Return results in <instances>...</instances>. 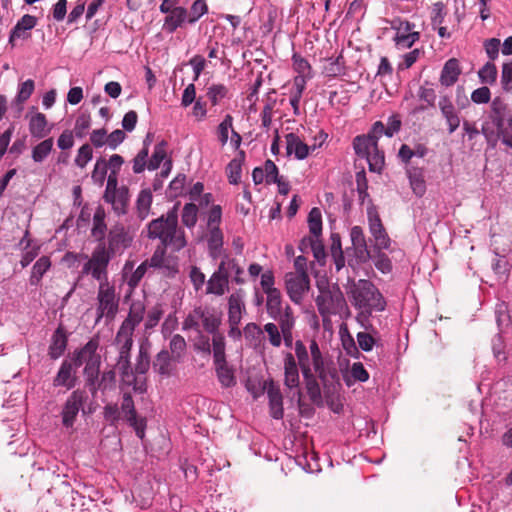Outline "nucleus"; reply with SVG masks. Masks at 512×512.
Returning <instances> with one entry per match:
<instances>
[{"mask_svg":"<svg viewBox=\"0 0 512 512\" xmlns=\"http://www.w3.org/2000/svg\"><path fill=\"white\" fill-rule=\"evenodd\" d=\"M221 313L211 308L196 307L182 322V330H202L213 335V357L219 382L224 385V336L218 332L221 325Z\"/></svg>","mask_w":512,"mask_h":512,"instance_id":"1","label":"nucleus"},{"mask_svg":"<svg viewBox=\"0 0 512 512\" xmlns=\"http://www.w3.org/2000/svg\"><path fill=\"white\" fill-rule=\"evenodd\" d=\"M282 421L285 427L284 447L290 451V457L294 458L295 463L308 473L318 472L320 470L318 459L314 452L309 451L307 440V424H303L301 418H276Z\"/></svg>","mask_w":512,"mask_h":512,"instance_id":"2","label":"nucleus"},{"mask_svg":"<svg viewBox=\"0 0 512 512\" xmlns=\"http://www.w3.org/2000/svg\"><path fill=\"white\" fill-rule=\"evenodd\" d=\"M297 365L301 373L314 371L323 386L330 390L338 383V372L333 363L326 358L320 350L316 340H311L309 348L301 340H297L294 345Z\"/></svg>","mask_w":512,"mask_h":512,"instance_id":"3","label":"nucleus"},{"mask_svg":"<svg viewBox=\"0 0 512 512\" xmlns=\"http://www.w3.org/2000/svg\"><path fill=\"white\" fill-rule=\"evenodd\" d=\"M347 294L353 307L358 310L356 320L363 327H366L373 312H383L386 309L384 296L370 280L360 279L354 282Z\"/></svg>","mask_w":512,"mask_h":512,"instance_id":"4","label":"nucleus"},{"mask_svg":"<svg viewBox=\"0 0 512 512\" xmlns=\"http://www.w3.org/2000/svg\"><path fill=\"white\" fill-rule=\"evenodd\" d=\"M332 437L335 441L349 444L359 441L362 445L378 443L377 424L373 418H339Z\"/></svg>","mask_w":512,"mask_h":512,"instance_id":"5","label":"nucleus"},{"mask_svg":"<svg viewBox=\"0 0 512 512\" xmlns=\"http://www.w3.org/2000/svg\"><path fill=\"white\" fill-rule=\"evenodd\" d=\"M148 237L160 240L163 248H171L176 252L187 245L184 231L178 228V215L175 207L148 224Z\"/></svg>","mask_w":512,"mask_h":512,"instance_id":"6","label":"nucleus"},{"mask_svg":"<svg viewBox=\"0 0 512 512\" xmlns=\"http://www.w3.org/2000/svg\"><path fill=\"white\" fill-rule=\"evenodd\" d=\"M386 127L381 121L373 124L367 135L356 136L353 140V148L358 157L366 159L369 170L381 173L384 164V153L378 148V139L385 134Z\"/></svg>","mask_w":512,"mask_h":512,"instance_id":"7","label":"nucleus"},{"mask_svg":"<svg viewBox=\"0 0 512 512\" xmlns=\"http://www.w3.org/2000/svg\"><path fill=\"white\" fill-rule=\"evenodd\" d=\"M512 112L500 98H494L488 120L482 124L481 132L488 142L495 143L501 134L509 130Z\"/></svg>","mask_w":512,"mask_h":512,"instance_id":"8","label":"nucleus"},{"mask_svg":"<svg viewBox=\"0 0 512 512\" xmlns=\"http://www.w3.org/2000/svg\"><path fill=\"white\" fill-rule=\"evenodd\" d=\"M115 343L120 346L115 368L120 374L122 384L132 387L134 392L143 394L147 389V384L141 377H136L130 362L133 339H120L115 336Z\"/></svg>","mask_w":512,"mask_h":512,"instance_id":"9","label":"nucleus"},{"mask_svg":"<svg viewBox=\"0 0 512 512\" xmlns=\"http://www.w3.org/2000/svg\"><path fill=\"white\" fill-rule=\"evenodd\" d=\"M112 258L106 244H97L81 272L83 275H90L92 279L99 282V285L108 283V266Z\"/></svg>","mask_w":512,"mask_h":512,"instance_id":"10","label":"nucleus"},{"mask_svg":"<svg viewBox=\"0 0 512 512\" xmlns=\"http://www.w3.org/2000/svg\"><path fill=\"white\" fill-rule=\"evenodd\" d=\"M394 31L393 43L398 50L410 49L420 40L421 34L416 30V24L401 17L389 21Z\"/></svg>","mask_w":512,"mask_h":512,"instance_id":"11","label":"nucleus"},{"mask_svg":"<svg viewBox=\"0 0 512 512\" xmlns=\"http://www.w3.org/2000/svg\"><path fill=\"white\" fill-rule=\"evenodd\" d=\"M119 310V297L113 285L108 283L100 284L97 292V308L95 323H100L102 318L111 321Z\"/></svg>","mask_w":512,"mask_h":512,"instance_id":"12","label":"nucleus"},{"mask_svg":"<svg viewBox=\"0 0 512 512\" xmlns=\"http://www.w3.org/2000/svg\"><path fill=\"white\" fill-rule=\"evenodd\" d=\"M93 396L86 389L74 390L67 398L61 416H77L79 412L82 416L93 414L96 408Z\"/></svg>","mask_w":512,"mask_h":512,"instance_id":"13","label":"nucleus"},{"mask_svg":"<svg viewBox=\"0 0 512 512\" xmlns=\"http://www.w3.org/2000/svg\"><path fill=\"white\" fill-rule=\"evenodd\" d=\"M319 287V295L316 297V305L323 320L328 319L331 315L340 312L345 304L343 294L337 290Z\"/></svg>","mask_w":512,"mask_h":512,"instance_id":"14","label":"nucleus"},{"mask_svg":"<svg viewBox=\"0 0 512 512\" xmlns=\"http://www.w3.org/2000/svg\"><path fill=\"white\" fill-rule=\"evenodd\" d=\"M284 284L290 300L296 305L302 304L304 297L310 289L308 273L287 272L284 276Z\"/></svg>","mask_w":512,"mask_h":512,"instance_id":"15","label":"nucleus"},{"mask_svg":"<svg viewBox=\"0 0 512 512\" xmlns=\"http://www.w3.org/2000/svg\"><path fill=\"white\" fill-rule=\"evenodd\" d=\"M369 232L374 241L375 250H388L391 246V239L384 228L380 216L375 207L367 210Z\"/></svg>","mask_w":512,"mask_h":512,"instance_id":"16","label":"nucleus"},{"mask_svg":"<svg viewBox=\"0 0 512 512\" xmlns=\"http://www.w3.org/2000/svg\"><path fill=\"white\" fill-rule=\"evenodd\" d=\"M145 308L141 303H133L128 316L120 325L116 336L117 338L133 339L135 328L142 322L144 318Z\"/></svg>","mask_w":512,"mask_h":512,"instance_id":"17","label":"nucleus"},{"mask_svg":"<svg viewBox=\"0 0 512 512\" xmlns=\"http://www.w3.org/2000/svg\"><path fill=\"white\" fill-rule=\"evenodd\" d=\"M180 362L181 361L170 355L168 350L162 349L156 354L152 362V369L161 378H169L175 374L177 364Z\"/></svg>","mask_w":512,"mask_h":512,"instance_id":"18","label":"nucleus"},{"mask_svg":"<svg viewBox=\"0 0 512 512\" xmlns=\"http://www.w3.org/2000/svg\"><path fill=\"white\" fill-rule=\"evenodd\" d=\"M245 311V305L243 296L240 293L232 294L229 297V323L230 330L229 335L233 338H238L241 335V331L238 328V324L241 321L242 313Z\"/></svg>","mask_w":512,"mask_h":512,"instance_id":"19","label":"nucleus"},{"mask_svg":"<svg viewBox=\"0 0 512 512\" xmlns=\"http://www.w3.org/2000/svg\"><path fill=\"white\" fill-rule=\"evenodd\" d=\"M76 369L70 360H63L53 378V387H64L66 390L73 389L77 384Z\"/></svg>","mask_w":512,"mask_h":512,"instance_id":"20","label":"nucleus"},{"mask_svg":"<svg viewBox=\"0 0 512 512\" xmlns=\"http://www.w3.org/2000/svg\"><path fill=\"white\" fill-rule=\"evenodd\" d=\"M300 367L297 365L294 355L286 353L283 358L284 385L290 391L298 390L300 385Z\"/></svg>","mask_w":512,"mask_h":512,"instance_id":"21","label":"nucleus"},{"mask_svg":"<svg viewBox=\"0 0 512 512\" xmlns=\"http://www.w3.org/2000/svg\"><path fill=\"white\" fill-rule=\"evenodd\" d=\"M99 338L92 337L84 346L81 348L75 349L72 353L70 361L73 363L75 368H79L85 363L92 360V358L99 355Z\"/></svg>","mask_w":512,"mask_h":512,"instance_id":"22","label":"nucleus"},{"mask_svg":"<svg viewBox=\"0 0 512 512\" xmlns=\"http://www.w3.org/2000/svg\"><path fill=\"white\" fill-rule=\"evenodd\" d=\"M69 333L60 324L53 332L48 347V356L51 360L59 359L66 351Z\"/></svg>","mask_w":512,"mask_h":512,"instance_id":"23","label":"nucleus"},{"mask_svg":"<svg viewBox=\"0 0 512 512\" xmlns=\"http://www.w3.org/2000/svg\"><path fill=\"white\" fill-rule=\"evenodd\" d=\"M265 393L272 416H283V395L280 385L272 378L266 379Z\"/></svg>","mask_w":512,"mask_h":512,"instance_id":"24","label":"nucleus"},{"mask_svg":"<svg viewBox=\"0 0 512 512\" xmlns=\"http://www.w3.org/2000/svg\"><path fill=\"white\" fill-rule=\"evenodd\" d=\"M131 238L123 226H114L108 233L106 247L112 256L120 249L130 246Z\"/></svg>","mask_w":512,"mask_h":512,"instance_id":"25","label":"nucleus"},{"mask_svg":"<svg viewBox=\"0 0 512 512\" xmlns=\"http://www.w3.org/2000/svg\"><path fill=\"white\" fill-rule=\"evenodd\" d=\"M286 153L288 156H294L297 160L306 159L311 151L310 145L305 143L296 133L285 135Z\"/></svg>","mask_w":512,"mask_h":512,"instance_id":"26","label":"nucleus"},{"mask_svg":"<svg viewBox=\"0 0 512 512\" xmlns=\"http://www.w3.org/2000/svg\"><path fill=\"white\" fill-rule=\"evenodd\" d=\"M350 238L358 262L363 263L371 259V254L367 247L366 237L363 229L360 226H353L350 229Z\"/></svg>","mask_w":512,"mask_h":512,"instance_id":"27","label":"nucleus"},{"mask_svg":"<svg viewBox=\"0 0 512 512\" xmlns=\"http://www.w3.org/2000/svg\"><path fill=\"white\" fill-rule=\"evenodd\" d=\"M106 233V211L103 206L98 205L95 209L92 219L91 236L94 238L97 244H106Z\"/></svg>","mask_w":512,"mask_h":512,"instance_id":"28","label":"nucleus"},{"mask_svg":"<svg viewBox=\"0 0 512 512\" xmlns=\"http://www.w3.org/2000/svg\"><path fill=\"white\" fill-rule=\"evenodd\" d=\"M188 10L184 7H177L164 18L162 30L167 34L174 33L184 23H188Z\"/></svg>","mask_w":512,"mask_h":512,"instance_id":"29","label":"nucleus"},{"mask_svg":"<svg viewBox=\"0 0 512 512\" xmlns=\"http://www.w3.org/2000/svg\"><path fill=\"white\" fill-rule=\"evenodd\" d=\"M130 200L129 188L127 186H121L119 190L112 192L105 202L111 204L113 211L118 215H124L127 213V207Z\"/></svg>","mask_w":512,"mask_h":512,"instance_id":"30","label":"nucleus"},{"mask_svg":"<svg viewBox=\"0 0 512 512\" xmlns=\"http://www.w3.org/2000/svg\"><path fill=\"white\" fill-rule=\"evenodd\" d=\"M460 63L456 58L447 60L442 68L439 81L442 86L450 87L454 85L461 75Z\"/></svg>","mask_w":512,"mask_h":512,"instance_id":"31","label":"nucleus"},{"mask_svg":"<svg viewBox=\"0 0 512 512\" xmlns=\"http://www.w3.org/2000/svg\"><path fill=\"white\" fill-rule=\"evenodd\" d=\"M149 346V343L140 344L135 367L133 369L136 377H141V379H143V381L145 382V375L148 372L151 365Z\"/></svg>","mask_w":512,"mask_h":512,"instance_id":"32","label":"nucleus"},{"mask_svg":"<svg viewBox=\"0 0 512 512\" xmlns=\"http://www.w3.org/2000/svg\"><path fill=\"white\" fill-rule=\"evenodd\" d=\"M37 25V18L30 14L23 15L12 28L9 35V43L16 39L25 38V31L33 29Z\"/></svg>","mask_w":512,"mask_h":512,"instance_id":"33","label":"nucleus"},{"mask_svg":"<svg viewBox=\"0 0 512 512\" xmlns=\"http://www.w3.org/2000/svg\"><path fill=\"white\" fill-rule=\"evenodd\" d=\"M205 293L217 296L224 294V258L220 260L217 271L207 281Z\"/></svg>","mask_w":512,"mask_h":512,"instance_id":"34","label":"nucleus"},{"mask_svg":"<svg viewBox=\"0 0 512 512\" xmlns=\"http://www.w3.org/2000/svg\"><path fill=\"white\" fill-rule=\"evenodd\" d=\"M101 355H97L89 362L84 364L83 376L85 378V386L87 389H94L97 383V377L100 374Z\"/></svg>","mask_w":512,"mask_h":512,"instance_id":"35","label":"nucleus"},{"mask_svg":"<svg viewBox=\"0 0 512 512\" xmlns=\"http://www.w3.org/2000/svg\"><path fill=\"white\" fill-rule=\"evenodd\" d=\"M47 119L43 113H35L29 120V132L32 137L42 139L46 137L50 129H47Z\"/></svg>","mask_w":512,"mask_h":512,"instance_id":"36","label":"nucleus"},{"mask_svg":"<svg viewBox=\"0 0 512 512\" xmlns=\"http://www.w3.org/2000/svg\"><path fill=\"white\" fill-rule=\"evenodd\" d=\"M323 73L329 78L338 77L345 74V60L340 54L337 57H329L325 59Z\"/></svg>","mask_w":512,"mask_h":512,"instance_id":"37","label":"nucleus"},{"mask_svg":"<svg viewBox=\"0 0 512 512\" xmlns=\"http://www.w3.org/2000/svg\"><path fill=\"white\" fill-rule=\"evenodd\" d=\"M51 264V260L48 256H42L34 263L29 278L31 286H38L40 284L42 277L50 269Z\"/></svg>","mask_w":512,"mask_h":512,"instance_id":"38","label":"nucleus"},{"mask_svg":"<svg viewBox=\"0 0 512 512\" xmlns=\"http://www.w3.org/2000/svg\"><path fill=\"white\" fill-rule=\"evenodd\" d=\"M409 183L414 194L422 197L426 192V183L424 180L423 170L412 167L407 171Z\"/></svg>","mask_w":512,"mask_h":512,"instance_id":"39","label":"nucleus"},{"mask_svg":"<svg viewBox=\"0 0 512 512\" xmlns=\"http://www.w3.org/2000/svg\"><path fill=\"white\" fill-rule=\"evenodd\" d=\"M167 147L168 142L164 139L159 141L153 150V153L148 161L147 169L149 171H154L158 169L162 162H165L167 158Z\"/></svg>","mask_w":512,"mask_h":512,"instance_id":"40","label":"nucleus"},{"mask_svg":"<svg viewBox=\"0 0 512 512\" xmlns=\"http://www.w3.org/2000/svg\"><path fill=\"white\" fill-rule=\"evenodd\" d=\"M302 375L309 398L317 402L321 399V389L317 380L319 377L314 371L303 372Z\"/></svg>","mask_w":512,"mask_h":512,"instance_id":"41","label":"nucleus"},{"mask_svg":"<svg viewBox=\"0 0 512 512\" xmlns=\"http://www.w3.org/2000/svg\"><path fill=\"white\" fill-rule=\"evenodd\" d=\"M152 199V192L150 189H143L139 192L136 200V210L139 219L144 220L149 215Z\"/></svg>","mask_w":512,"mask_h":512,"instance_id":"42","label":"nucleus"},{"mask_svg":"<svg viewBox=\"0 0 512 512\" xmlns=\"http://www.w3.org/2000/svg\"><path fill=\"white\" fill-rule=\"evenodd\" d=\"M92 119L88 110H80L76 117L73 133L78 139H82L87 135V131L91 127Z\"/></svg>","mask_w":512,"mask_h":512,"instance_id":"43","label":"nucleus"},{"mask_svg":"<svg viewBox=\"0 0 512 512\" xmlns=\"http://www.w3.org/2000/svg\"><path fill=\"white\" fill-rule=\"evenodd\" d=\"M116 385V371L115 369L105 370L101 377H97V383L94 389H88L92 395H95L98 390L106 391L111 390Z\"/></svg>","mask_w":512,"mask_h":512,"instance_id":"44","label":"nucleus"},{"mask_svg":"<svg viewBox=\"0 0 512 512\" xmlns=\"http://www.w3.org/2000/svg\"><path fill=\"white\" fill-rule=\"evenodd\" d=\"M200 218L206 223L207 229L220 228L222 207L220 205H211L207 211L201 212Z\"/></svg>","mask_w":512,"mask_h":512,"instance_id":"45","label":"nucleus"},{"mask_svg":"<svg viewBox=\"0 0 512 512\" xmlns=\"http://www.w3.org/2000/svg\"><path fill=\"white\" fill-rule=\"evenodd\" d=\"M207 244L210 255L217 258L221 253L223 246V234L220 228L208 229Z\"/></svg>","mask_w":512,"mask_h":512,"instance_id":"46","label":"nucleus"},{"mask_svg":"<svg viewBox=\"0 0 512 512\" xmlns=\"http://www.w3.org/2000/svg\"><path fill=\"white\" fill-rule=\"evenodd\" d=\"M369 379V373L361 362H354L350 369L349 375L344 376L347 386H351L354 382H366Z\"/></svg>","mask_w":512,"mask_h":512,"instance_id":"47","label":"nucleus"},{"mask_svg":"<svg viewBox=\"0 0 512 512\" xmlns=\"http://www.w3.org/2000/svg\"><path fill=\"white\" fill-rule=\"evenodd\" d=\"M271 319L278 322L281 331L294 329L295 317L289 304H285L284 310H281L277 315H273Z\"/></svg>","mask_w":512,"mask_h":512,"instance_id":"48","label":"nucleus"},{"mask_svg":"<svg viewBox=\"0 0 512 512\" xmlns=\"http://www.w3.org/2000/svg\"><path fill=\"white\" fill-rule=\"evenodd\" d=\"M198 216L200 217L199 209L196 203H186L183 206L181 213V220L185 227L192 229L195 227Z\"/></svg>","mask_w":512,"mask_h":512,"instance_id":"49","label":"nucleus"},{"mask_svg":"<svg viewBox=\"0 0 512 512\" xmlns=\"http://www.w3.org/2000/svg\"><path fill=\"white\" fill-rule=\"evenodd\" d=\"M53 144V138H47L34 146L31 154L33 161L36 163L43 162L51 153Z\"/></svg>","mask_w":512,"mask_h":512,"instance_id":"50","label":"nucleus"},{"mask_svg":"<svg viewBox=\"0 0 512 512\" xmlns=\"http://www.w3.org/2000/svg\"><path fill=\"white\" fill-rule=\"evenodd\" d=\"M284 307L280 290L266 295V311L270 318L284 310Z\"/></svg>","mask_w":512,"mask_h":512,"instance_id":"51","label":"nucleus"},{"mask_svg":"<svg viewBox=\"0 0 512 512\" xmlns=\"http://www.w3.org/2000/svg\"><path fill=\"white\" fill-rule=\"evenodd\" d=\"M245 160V152L240 150L238 155L229 163V182L237 184L240 182L242 174V164Z\"/></svg>","mask_w":512,"mask_h":512,"instance_id":"52","label":"nucleus"},{"mask_svg":"<svg viewBox=\"0 0 512 512\" xmlns=\"http://www.w3.org/2000/svg\"><path fill=\"white\" fill-rule=\"evenodd\" d=\"M308 226L310 233L318 239L322 234V213L319 208L314 207L308 214Z\"/></svg>","mask_w":512,"mask_h":512,"instance_id":"53","label":"nucleus"},{"mask_svg":"<svg viewBox=\"0 0 512 512\" xmlns=\"http://www.w3.org/2000/svg\"><path fill=\"white\" fill-rule=\"evenodd\" d=\"M107 172V161L103 157L98 158L91 173L93 183L98 186H103L107 177Z\"/></svg>","mask_w":512,"mask_h":512,"instance_id":"54","label":"nucleus"},{"mask_svg":"<svg viewBox=\"0 0 512 512\" xmlns=\"http://www.w3.org/2000/svg\"><path fill=\"white\" fill-rule=\"evenodd\" d=\"M244 337L250 345L257 347L263 339V329L255 323H248L244 328Z\"/></svg>","mask_w":512,"mask_h":512,"instance_id":"55","label":"nucleus"},{"mask_svg":"<svg viewBox=\"0 0 512 512\" xmlns=\"http://www.w3.org/2000/svg\"><path fill=\"white\" fill-rule=\"evenodd\" d=\"M186 347L187 344L183 336L180 334H174L171 337L169 342L170 355L175 357V359H178L179 361L182 360Z\"/></svg>","mask_w":512,"mask_h":512,"instance_id":"56","label":"nucleus"},{"mask_svg":"<svg viewBox=\"0 0 512 512\" xmlns=\"http://www.w3.org/2000/svg\"><path fill=\"white\" fill-rule=\"evenodd\" d=\"M92 159L93 149L90 144L85 143L78 149L74 163L78 168L84 169Z\"/></svg>","mask_w":512,"mask_h":512,"instance_id":"57","label":"nucleus"},{"mask_svg":"<svg viewBox=\"0 0 512 512\" xmlns=\"http://www.w3.org/2000/svg\"><path fill=\"white\" fill-rule=\"evenodd\" d=\"M186 182L185 174H178L170 183L166 191L167 197L174 199L180 196L183 192Z\"/></svg>","mask_w":512,"mask_h":512,"instance_id":"58","label":"nucleus"},{"mask_svg":"<svg viewBox=\"0 0 512 512\" xmlns=\"http://www.w3.org/2000/svg\"><path fill=\"white\" fill-rule=\"evenodd\" d=\"M207 10V4L204 0L194 1L190 10L188 11V23H196L207 12Z\"/></svg>","mask_w":512,"mask_h":512,"instance_id":"59","label":"nucleus"},{"mask_svg":"<svg viewBox=\"0 0 512 512\" xmlns=\"http://www.w3.org/2000/svg\"><path fill=\"white\" fill-rule=\"evenodd\" d=\"M478 76L483 84H493L497 79V68L491 63L487 62L479 71Z\"/></svg>","mask_w":512,"mask_h":512,"instance_id":"60","label":"nucleus"},{"mask_svg":"<svg viewBox=\"0 0 512 512\" xmlns=\"http://www.w3.org/2000/svg\"><path fill=\"white\" fill-rule=\"evenodd\" d=\"M374 265L383 274L390 273L392 271V262L389 257L382 252V250H376L374 256H371Z\"/></svg>","mask_w":512,"mask_h":512,"instance_id":"61","label":"nucleus"},{"mask_svg":"<svg viewBox=\"0 0 512 512\" xmlns=\"http://www.w3.org/2000/svg\"><path fill=\"white\" fill-rule=\"evenodd\" d=\"M424 54V51L419 48H415L402 55V60L398 64V69L405 70L412 67L418 59Z\"/></svg>","mask_w":512,"mask_h":512,"instance_id":"62","label":"nucleus"},{"mask_svg":"<svg viewBox=\"0 0 512 512\" xmlns=\"http://www.w3.org/2000/svg\"><path fill=\"white\" fill-rule=\"evenodd\" d=\"M280 328L272 322L266 323L263 328V332L267 333L269 343L273 347H280L282 343V336Z\"/></svg>","mask_w":512,"mask_h":512,"instance_id":"63","label":"nucleus"},{"mask_svg":"<svg viewBox=\"0 0 512 512\" xmlns=\"http://www.w3.org/2000/svg\"><path fill=\"white\" fill-rule=\"evenodd\" d=\"M146 272L147 264L141 263L129 276H127L126 273L124 274L127 285L131 290H134L139 285Z\"/></svg>","mask_w":512,"mask_h":512,"instance_id":"64","label":"nucleus"}]
</instances>
